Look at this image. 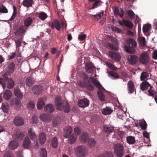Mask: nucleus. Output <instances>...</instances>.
I'll return each instance as SVG.
<instances>
[{
	"mask_svg": "<svg viewBox=\"0 0 157 157\" xmlns=\"http://www.w3.org/2000/svg\"><path fill=\"white\" fill-rule=\"evenodd\" d=\"M61 118L59 117H55L53 121V125L54 126H56L58 124H59L61 121Z\"/></svg>",
	"mask_w": 157,
	"mask_h": 157,
	"instance_id": "obj_53",
	"label": "nucleus"
},
{
	"mask_svg": "<svg viewBox=\"0 0 157 157\" xmlns=\"http://www.w3.org/2000/svg\"><path fill=\"white\" fill-rule=\"evenodd\" d=\"M119 23L121 25H124L125 27L129 28H132L133 26L132 23L126 20L123 19L122 20V21H119Z\"/></svg>",
	"mask_w": 157,
	"mask_h": 157,
	"instance_id": "obj_14",
	"label": "nucleus"
},
{
	"mask_svg": "<svg viewBox=\"0 0 157 157\" xmlns=\"http://www.w3.org/2000/svg\"><path fill=\"white\" fill-rule=\"evenodd\" d=\"M75 152L76 155L78 157H84L87 154L86 147L83 145L77 147L76 148Z\"/></svg>",
	"mask_w": 157,
	"mask_h": 157,
	"instance_id": "obj_5",
	"label": "nucleus"
},
{
	"mask_svg": "<svg viewBox=\"0 0 157 157\" xmlns=\"http://www.w3.org/2000/svg\"><path fill=\"white\" fill-rule=\"evenodd\" d=\"M128 61L129 63L132 65L136 64L139 60L138 57L135 55H131L128 57Z\"/></svg>",
	"mask_w": 157,
	"mask_h": 157,
	"instance_id": "obj_10",
	"label": "nucleus"
},
{
	"mask_svg": "<svg viewBox=\"0 0 157 157\" xmlns=\"http://www.w3.org/2000/svg\"><path fill=\"white\" fill-rule=\"evenodd\" d=\"M112 29L113 31H115L117 33H121L122 30L120 29L117 27H112Z\"/></svg>",
	"mask_w": 157,
	"mask_h": 157,
	"instance_id": "obj_61",
	"label": "nucleus"
},
{
	"mask_svg": "<svg viewBox=\"0 0 157 157\" xmlns=\"http://www.w3.org/2000/svg\"><path fill=\"white\" fill-rule=\"evenodd\" d=\"M33 3V0H24L22 2L24 6L27 8L32 6Z\"/></svg>",
	"mask_w": 157,
	"mask_h": 157,
	"instance_id": "obj_30",
	"label": "nucleus"
},
{
	"mask_svg": "<svg viewBox=\"0 0 157 157\" xmlns=\"http://www.w3.org/2000/svg\"><path fill=\"white\" fill-rule=\"evenodd\" d=\"M148 95L149 96H152L153 98L154 97V95L157 94V92L155 91L153 86H150V89L148 90Z\"/></svg>",
	"mask_w": 157,
	"mask_h": 157,
	"instance_id": "obj_34",
	"label": "nucleus"
},
{
	"mask_svg": "<svg viewBox=\"0 0 157 157\" xmlns=\"http://www.w3.org/2000/svg\"><path fill=\"white\" fill-rule=\"evenodd\" d=\"M1 108L3 112L7 113L9 110V106L7 103H3Z\"/></svg>",
	"mask_w": 157,
	"mask_h": 157,
	"instance_id": "obj_40",
	"label": "nucleus"
},
{
	"mask_svg": "<svg viewBox=\"0 0 157 157\" xmlns=\"http://www.w3.org/2000/svg\"><path fill=\"white\" fill-rule=\"evenodd\" d=\"M33 84V79L30 77L27 78L26 80V84L29 87L31 86Z\"/></svg>",
	"mask_w": 157,
	"mask_h": 157,
	"instance_id": "obj_48",
	"label": "nucleus"
},
{
	"mask_svg": "<svg viewBox=\"0 0 157 157\" xmlns=\"http://www.w3.org/2000/svg\"><path fill=\"white\" fill-rule=\"evenodd\" d=\"M87 142L88 143V146L90 148L94 147L96 143L95 140L93 138H89Z\"/></svg>",
	"mask_w": 157,
	"mask_h": 157,
	"instance_id": "obj_28",
	"label": "nucleus"
},
{
	"mask_svg": "<svg viewBox=\"0 0 157 157\" xmlns=\"http://www.w3.org/2000/svg\"><path fill=\"white\" fill-rule=\"evenodd\" d=\"M113 147L115 154L118 157H122L124 153V146L120 143L114 144Z\"/></svg>",
	"mask_w": 157,
	"mask_h": 157,
	"instance_id": "obj_4",
	"label": "nucleus"
},
{
	"mask_svg": "<svg viewBox=\"0 0 157 157\" xmlns=\"http://www.w3.org/2000/svg\"><path fill=\"white\" fill-rule=\"evenodd\" d=\"M128 16L132 19H134L135 18V14L132 10H128L127 11Z\"/></svg>",
	"mask_w": 157,
	"mask_h": 157,
	"instance_id": "obj_52",
	"label": "nucleus"
},
{
	"mask_svg": "<svg viewBox=\"0 0 157 157\" xmlns=\"http://www.w3.org/2000/svg\"><path fill=\"white\" fill-rule=\"evenodd\" d=\"M104 130L105 133L109 134L113 131L114 128L112 127L105 126L104 128Z\"/></svg>",
	"mask_w": 157,
	"mask_h": 157,
	"instance_id": "obj_36",
	"label": "nucleus"
},
{
	"mask_svg": "<svg viewBox=\"0 0 157 157\" xmlns=\"http://www.w3.org/2000/svg\"><path fill=\"white\" fill-rule=\"evenodd\" d=\"M44 105L45 103L43 99H39L37 104V109L39 110H40L43 108Z\"/></svg>",
	"mask_w": 157,
	"mask_h": 157,
	"instance_id": "obj_32",
	"label": "nucleus"
},
{
	"mask_svg": "<svg viewBox=\"0 0 157 157\" xmlns=\"http://www.w3.org/2000/svg\"><path fill=\"white\" fill-rule=\"evenodd\" d=\"M149 56L146 52L142 53L139 56L140 62L144 65L147 64L149 62Z\"/></svg>",
	"mask_w": 157,
	"mask_h": 157,
	"instance_id": "obj_7",
	"label": "nucleus"
},
{
	"mask_svg": "<svg viewBox=\"0 0 157 157\" xmlns=\"http://www.w3.org/2000/svg\"><path fill=\"white\" fill-rule=\"evenodd\" d=\"M89 105V101L86 98L79 100L78 102V105L81 108H85L88 106Z\"/></svg>",
	"mask_w": 157,
	"mask_h": 157,
	"instance_id": "obj_9",
	"label": "nucleus"
},
{
	"mask_svg": "<svg viewBox=\"0 0 157 157\" xmlns=\"http://www.w3.org/2000/svg\"><path fill=\"white\" fill-rule=\"evenodd\" d=\"M103 15V12H100L98 14L95 15L90 14V17H93L95 20H98Z\"/></svg>",
	"mask_w": 157,
	"mask_h": 157,
	"instance_id": "obj_49",
	"label": "nucleus"
},
{
	"mask_svg": "<svg viewBox=\"0 0 157 157\" xmlns=\"http://www.w3.org/2000/svg\"><path fill=\"white\" fill-rule=\"evenodd\" d=\"M18 143L17 141L13 140L9 143L8 146L10 149L13 150L18 147Z\"/></svg>",
	"mask_w": 157,
	"mask_h": 157,
	"instance_id": "obj_19",
	"label": "nucleus"
},
{
	"mask_svg": "<svg viewBox=\"0 0 157 157\" xmlns=\"http://www.w3.org/2000/svg\"><path fill=\"white\" fill-rule=\"evenodd\" d=\"M127 43L128 45H125L124 48L127 52L130 54L135 53V50L134 48L137 46L136 41L133 39L130 38L127 40Z\"/></svg>",
	"mask_w": 157,
	"mask_h": 157,
	"instance_id": "obj_3",
	"label": "nucleus"
},
{
	"mask_svg": "<svg viewBox=\"0 0 157 157\" xmlns=\"http://www.w3.org/2000/svg\"><path fill=\"white\" fill-rule=\"evenodd\" d=\"M127 142L129 144H133L136 142L135 138L132 136H129L127 137Z\"/></svg>",
	"mask_w": 157,
	"mask_h": 157,
	"instance_id": "obj_35",
	"label": "nucleus"
},
{
	"mask_svg": "<svg viewBox=\"0 0 157 157\" xmlns=\"http://www.w3.org/2000/svg\"><path fill=\"white\" fill-rule=\"evenodd\" d=\"M149 74L148 72L143 71L141 74L140 78L141 81H144L147 79L148 77Z\"/></svg>",
	"mask_w": 157,
	"mask_h": 157,
	"instance_id": "obj_38",
	"label": "nucleus"
},
{
	"mask_svg": "<svg viewBox=\"0 0 157 157\" xmlns=\"http://www.w3.org/2000/svg\"><path fill=\"white\" fill-rule=\"evenodd\" d=\"M76 140V138L74 134H72L70 136L69 139V142L70 144L74 143Z\"/></svg>",
	"mask_w": 157,
	"mask_h": 157,
	"instance_id": "obj_50",
	"label": "nucleus"
},
{
	"mask_svg": "<svg viewBox=\"0 0 157 157\" xmlns=\"http://www.w3.org/2000/svg\"><path fill=\"white\" fill-rule=\"evenodd\" d=\"M151 86L149 82L146 81L143 82L140 85V89L141 90L144 91L149 87Z\"/></svg>",
	"mask_w": 157,
	"mask_h": 157,
	"instance_id": "obj_22",
	"label": "nucleus"
},
{
	"mask_svg": "<svg viewBox=\"0 0 157 157\" xmlns=\"http://www.w3.org/2000/svg\"><path fill=\"white\" fill-rule=\"evenodd\" d=\"M110 49H111L117 51L118 50V48L116 45H115L113 44L109 43L107 44Z\"/></svg>",
	"mask_w": 157,
	"mask_h": 157,
	"instance_id": "obj_43",
	"label": "nucleus"
},
{
	"mask_svg": "<svg viewBox=\"0 0 157 157\" xmlns=\"http://www.w3.org/2000/svg\"><path fill=\"white\" fill-rule=\"evenodd\" d=\"M8 12V10L3 5L0 7V13H7Z\"/></svg>",
	"mask_w": 157,
	"mask_h": 157,
	"instance_id": "obj_59",
	"label": "nucleus"
},
{
	"mask_svg": "<svg viewBox=\"0 0 157 157\" xmlns=\"http://www.w3.org/2000/svg\"><path fill=\"white\" fill-rule=\"evenodd\" d=\"M40 118L42 121L48 122L51 121L52 119V116L50 114L43 113L40 115Z\"/></svg>",
	"mask_w": 157,
	"mask_h": 157,
	"instance_id": "obj_12",
	"label": "nucleus"
},
{
	"mask_svg": "<svg viewBox=\"0 0 157 157\" xmlns=\"http://www.w3.org/2000/svg\"><path fill=\"white\" fill-rule=\"evenodd\" d=\"M28 28L23 25H21L17 28L14 32V34L16 36H19L21 38L23 37L26 31Z\"/></svg>",
	"mask_w": 157,
	"mask_h": 157,
	"instance_id": "obj_6",
	"label": "nucleus"
},
{
	"mask_svg": "<svg viewBox=\"0 0 157 157\" xmlns=\"http://www.w3.org/2000/svg\"><path fill=\"white\" fill-rule=\"evenodd\" d=\"M42 90V86L41 85H36L33 87L32 91L35 94H38L41 92Z\"/></svg>",
	"mask_w": 157,
	"mask_h": 157,
	"instance_id": "obj_20",
	"label": "nucleus"
},
{
	"mask_svg": "<svg viewBox=\"0 0 157 157\" xmlns=\"http://www.w3.org/2000/svg\"><path fill=\"white\" fill-rule=\"evenodd\" d=\"M82 77L83 78V82L79 81L78 82V86L81 88L86 87L90 91H93L94 90V86L92 84V82L89 80V77L84 72L80 74Z\"/></svg>",
	"mask_w": 157,
	"mask_h": 157,
	"instance_id": "obj_1",
	"label": "nucleus"
},
{
	"mask_svg": "<svg viewBox=\"0 0 157 157\" xmlns=\"http://www.w3.org/2000/svg\"><path fill=\"white\" fill-rule=\"evenodd\" d=\"M109 56L113 60L119 61L121 59V56L117 52L112 51H109L108 52Z\"/></svg>",
	"mask_w": 157,
	"mask_h": 157,
	"instance_id": "obj_8",
	"label": "nucleus"
},
{
	"mask_svg": "<svg viewBox=\"0 0 157 157\" xmlns=\"http://www.w3.org/2000/svg\"><path fill=\"white\" fill-rule=\"evenodd\" d=\"M52 147L56 148L57 145V140L56 137H54L52 140Z\"/></svg>",
	"mask_w": 157,
	"mask_h": 157,
	"instance_id": "obj_56",
	"label": "nucleus"
},
{
	"mask_svg": "<svg viewBox=\"0 0 157 157\" xmlns=\"http://www.w3.org/2000/svg\"><path fill=\"white\" fill-rule=\"evenodd\" d=\"M89 138L88 134L86 132H84L82 134L80 137L81 141L83 143H87Z\"/></svg>",
	"mask_w": 157,
	"mask_h": 157,
	"instance_id": "obj_17",
	"label": "nucleus"
},
{
	"mask_svg": "<svg viewBox=\"0 0 157 157\" xmlns=\"http://www.w3.org/2000/svg\"><path fill=\"white\" fill-rule=\"evenodd\" d=\"M27 106L29 110H32L35 107L34 102L33 101H30L28 103Z\"/></svg>",
	"mask_w": 157,
	"mask_h": 157,
	"instance_id": "obj_47",
	"label": "nucleus"
},
{
	"mask_svg": "<svg viewBox=\"0 0 157 157\" xmlns=\"http://www.w3.org/2000/svg\"><path fill=\"white\" fill-rule=\"evenodd\" d=\"M3 157H14L13 152L10 151H7L6 152L3 156Z\"/></svg>",
	"mask_w": 157,
	"mask_h": 157,
	"instance_id": "obj_54",
	"label": "nucleus"
},
{
	"mask_svg": "<svg viewBox=\"0 0 157 157\" xmlns=\"http://www.w3.org/2000/svg\"><path fill=\"white\" fill-rule=\"evenodd\" d=\"M55 104L56 109L59 110H63L66 113L70 111V107L68 103L61 101L59 97H56L55 99Z\"/></svg>",
	"mask_w": 157,
	"mask_h": 157,
	"instance_id": "obj_2",
	"label": "nucleus"
},
{
	"mask_svg": "<svg viewBox=\"0 0 157 157\" xmlns=\"http://www.w3.org/2000/svg\"><path fill=\"white\" fill-rule=\"evenodd\" d=\"M92 84L94 86V85L98 89L100 90H104V88L102 86L99 82L97 80L94 79L92 81Z\"/></svg>",
	"mask_w": 157,
	"mask_h": 157,
	"instance_id": "obj_29",
	"label": "nucleus"
},
{
	"mask_svg": "<svg viewBox=\"0 0 157 157\" xmlns=\"http://www.w3.org/2000/svg\"><path fill=\"white\" fill-rule=\"evenodd\" d=\"M139 43L141 46H144L146 43L145 39L144 37L143 36L141 37L139 39Z\"/></svg>",
	"mask_w": 157,
	"mask_h": 157,
	"instance_id": "obj_58",
	"label": "nucleus"
},
{
	"mask_svg": "<svg viewBox=\"0 0 157 157\" xmlns=\"http://www.w3.org/2000/svg\"><path fill=\"white\" fill-rule=\"evenodd\" d=\"M49 26L52 29L55 28L58 31H59L61 29L60 22L56 19H55L53 22L50 23Z\"/></svg>",
	"mask_w": 157,
	"mask_h": 157,
	"instance_id": "obj_11",
	"label": "nucleus"
},
{
	"mask_svg": "<svg viewBox=\"0 0 157 157\" xmlns=\"http://www.w3.org/2000/svg\"><path fill=\"white\" fill-rule=\"evenodd\" d=\"M17 9L15 6H13V12L12 15L10 19V20L12 21L15 18L17 15Z\"/></svg>",
	"mask_w": 157,
	"mask_h": 157,
	"instance_id": "obj_55",
	"label": "nucleus"
},
{
	"mask_svg": "<svg viewBox=\"0 0 157 157\" xmlns=\"http://www.w3.org/2000/svg\"><path fill=\"white\" fill-rule=\"evenodd\" d=\"M85 67L86 70L89 73L93 72L95 68L90 62H87Z\"/></svg>",
	"mask_w": 157,
	"mask_h": 157,
	"instance_id": "obj_15",
	"label": "nucleus"
},
{
	"mask_svg": "<svg viewBox=\"0 0 157 157\" xmlns=\"http://www.w3.org/2000/svg\"><path fill=\"white\" fill-rule=\"evenodd\" d=\"M81 130L78 127H76L74 129L75 134L76 135H79L81 133Z\"/></svg>",
	"mask_w": 157,
	"mask_h": 157,
	"instance_id": "obj_64",
	"label": "nucleus"
},
{
	"mask_svg": "<svg viewBox=\"0 0 157 157\" xmlns=\"http://www.w3.org/2000/svg\"><path fill=\"white\" fill-rule=\"evenodd\" d=\"M28 134L29 137L32 140H33L36 137V135L32 131L31 128L28 130Z\"/></svg>",
	"mask_w": 157,
	"mask_h": 157,
	"instance_id": "obj_42",
	"label": "nucleus"
},
{
	"mask_svg": "<svg viewBox=\"0 0 157 157\" xmlns=\"http://www.w3.org/2000/svg\"><path fill=\"white\" fill-rule=\"evenodd\" d=\"M38 17L42 20H44L48 17L47 14L43 12H41L38 14Z\"/></svg>",
	"mask_w": 157,
	"mask_h": 157,
	"instance_id": "obj_41",
	"label": "nucleus"
},
{
	"mask_svg": "<svg viewBox=\"0 0 157 157\" xmlns=\"http://www.w3.org/2000/svg\"><path fill=\"white\" fill-rule=\"evenodd\" d=\"M24 136V134L22 132H17L16 138L17 140H21Z\"/></svg>",
	"mask_w": 157,
	"mask_h": 157,
	"instance_id": "obj_45",
	"label": "nucleus"
},
{
	"mask_svg": "<svg viewBox=\"0 0 157 157\" xmlns=\"http://www.w3.org/2000/svg\"><path fill=\"white\" fill-rule=\"evenodd\" d=\"M105 157H114L113 154L111 152H106L103 153Z\"/></svg>",
	"mask_w": 157,
	"mask_h": 157,
	"instance_id": "obj_62",
	"label": "nucleus"
},
{
	"mask_svg": "<svg viewBox=\"0 0 157 157\" xmlns=\"http://www.w3.org/2000/svg\"><path fill=\"white\" fill-rule=\"evenodd\" d=\"M151 28V25L149 24H146L143 26V31L144 33L147 32L149 31Z\"/></svg>",
	"mask_w": 157,
	"mask_h": 157,
	"instance_id": "obj_44",
	"label": "nucleus"
},
{
	"mask_svg": "<svg viewBox=\"0 0 157 157\" xmlns=\"http://www.w3.org/2000/svg\"><path fill=\"white\" fill-rule=\"evenodd\" d=\"M128 85L129 93L131 94L133 93L135 87L132 81L131 80L129 81L128 82Z\"/></svg>",
	"mask_w": 157,
	"mask_h": 157,
	"instance_id": "obj_26",
	"label": "nucleus"
},
{
	"mask_svg": "<svg viewBox=\"0 0 157 157\" xmlns=\"http://www.w3.org/2000/svg\"><path fill=\"white\" fill-rule=\"evenodd\" d=\"M13 123L16 126H20L24 124V121L21 117L17 116L15 117L13 121Z\"/></svg>",
	"mask_w": 157,
	"mask_h": 157,
	"instance_id": "obj_13",
	"label": "nucleus"
},
{
	"mask_svg": "<svg viewBox=\"0 0 157 157\" xmlns=\"http://www.w3.org/2000/svg\"><path fill=\"white\" fill-rule=\"evenodd\" d=\"M98 98L101 101H103L105 100V96L101 90H98Z\"/></svg>",
	"mask_w": 157,
	"mask_h": 157,
	"instance_id": "obj_46",
	"label": "nucleus"
},
{
	"mask_svg": "<svg viewBox=\"0 0 157 157\" xmlns=\"http://www.w3.org/2000/svg\"><path fill=\"white\" fill-rule=\"evenodd\" d=\"M14 91V95L17 98L22 99L23 97V94L18 87L15 88Z\"/></svg>",
	"mask_w": 157,
	"mask_h": 157,
	"instance_id": "obj_18",
	"label": "nucleus"
},
{
	"mask_svg": "<svg viewBox=\"0 0 157 157\" xmlns=\"http://www.w3.org/2000/svg\"><path fill=\"white\" fill-rule=\"evenodd\" d=\"M22 38H21L15 41L16 47L17 48H19L21 46V43Z\"/></svg>",
	"mask_w": 157,
	"mask_h": 157,
	"instance_id": "obj_60",
	"label": "nucleus"
},
{
	"mask_svg": "<svg viewBox=\"0 0 157 157\" xmlns=\"http://www.w3.org/2000/svg\"><path fill=\"white\" fill-rule=\"evenodd\" d=\"M12 95L11 92L9 90H6L4 92L3 97L4 98L8 100L11 97Z\"/></svg>",
	"mask_w": 157,
	"mask_h": 157,
	"instance_id": "obj_31",
	"label": "nucleus"
},
{
	"mask_svg": "<svg viewBox=\"0 0 157 157\" xmlns=\"http://www.w3.org/2000/svg\"><path fill=\"white\" fill-rule=\"evenodd\" d=\"M15 64L13 62H10L8 64L6 68V71L8 73L11 74L14 71Z\"/></svg>",
	"mask_w": 157,
	"mask_h": 157,
	"instance_id": "obj_16",
	"label": "nucleus"
},
{
	"mask_svg": "<svg viewBox=\"0 0 157 157\" xmlns=\"http://www.w3.org/2000/svg\"><path fill=\"white\" fill-rule=\"evenodd\" d=\"M33 22L32 18L30 17H27L24 21V23L25 26L27 28Z\"/></svg>",
	"mask_w": 157,
	"mask_h": 157,
	"instance_id": "obj_33",
	"label": "nucleus"
},
{
	"mask_svg": "<svg viewBox=\"0 0 157 157\" xmlns=\"http://www.w3.org/2000/svg\"><path fill=\"white\" fill-rule=\"evenodd\" d=\"M38 117L35 115H33L32 117V123L34 124H36L38 123Z\"/></svg>",
	"mask_w": 157,
	"mask_h": 157,
	"instance_id": "obj_63",
	"label": "nucleus"
},
{
	"mask_svg": "<svg viewBox=\"0 0 157 157\" xmlns=\"http://www.w3.org/2000/svg\"><path fill=\"white\" fill-rule=\"evenodd\" d=\"M113 112V110L110 108L108 107L103 108L101 111L102 113L104 115L110 114Z\"/></svg>",
	"mask_w": 157,
	"mask_h": 157,
	"instance_id": "obj_24",
	"label": "nucleus"
},
{
	"mask_svg": "<svg viewBox=\"0 0 157 157\" xmlns=\"http://www.w3.org/2000/svg\"><path fill=\"white\" fill-rule=\"evenodd\" d=\"M72 131V129L71 127L70 126H68L65 132L64 137L65 138H68L69 137Z\"/></svg>",
	"mask_w": 157,
	"mask_h": 157,
	"instance_id": "obj_27",
	"label": "nucleus"
},
{
	"mask_svg": "<svg viewBox=\"0 0 157 157\" xmlns=\"http://www.w3.org/2000/svg\"><path fill=\"white\" fill-rule=\"evenodd\" d=\"M31 143V142L29 138L28 137H26L24 140L23 146L25 148L28 149L30 147Z\"/></svg>",
	"mask_w": 157,
	"mask_h": 157,
	"instance_id": "obj_21",
	"label": "nucleus"
},
{
	"mask_svg": "<svg viewBox=\"0 0 157 157\" xmlns=\"http://www.w3.org/2000/svg\"><path fill=\"white\" fill-rule=\"evenodd\" d=\"M46 139V135L44 133L42 132L40 134L39 136V140L40 144H44L45 142Z\"/></svg>",
	"mask_w": 157,
	"mask_h": 157,
	"instance_id": "obj_25",
	"label": "nucleus"
},
{
	"mask_svg": "<svg viewBox=\"0 0 157 157\" xmlns=\"http://www.w3.org/2000/svg\"><path fill=\"white\" fill-rule=\"evenodd\" d=\"M44 109L45 112L51 113L54 111V108L52 105L48 104L44 107Z\"/></svg>",
	"mask_w": 157,
	"mask_h": 157,
	"instance_id": "obj_23",
	"label": "nucleus"
},
{
	"mask_svg": "<svg viewBox=\"0 0 157 157\" xmlns=\"http://www.w3.org/2000/svg\"><path fill=\"white\" fill-rule=\"evenodd\" d=\"M109 75L113 77L114 79H117L119 78V77L118 74L115 72L111 71H109L108 73Z\"/></svg>",
	"mask_w": 157,
	"mask_h": 157,
	"instance_id": "obj_51",
	"label": "nucleus"
},
{
	"mask_svg": "<svg viewBox=\"0 0 157 157\" xmlns=\"http://www.w3.org/2000/svg\"><path fill=\"white\" fill-rule=\"evenodd\" d=\"M40 155L41 157H47V152L46 149L44 148L41 149Z\"/></svg>",
	"mask_w": 157,
	"mask_h": 157,
	"instance_id": "obj_57",
	"label": "nucleus"
},
{
	"mask_svg": "<svg viewBox=\"0 0 157 157\" xmlns=\"http://www.w3.org/2000/svg\"><path fill=\"white\" fill-rule=\"evenodd\" d=\"M140 125L143 130H145L146 129L147 124L144 119L140 121Z\"/></svg>",
	"mask_w": 157,
	"mask_h": 157,
	"instance_id": "obj_39",
	"label": "nucleus"
},
{
	"mask_svg": "<svg viewBox=\"0 0 157 157\" xmlns=\"http://www.w3.org/2000/svg\"><path fill=\"white\" fill-rule=\"evenodd\" d=\"M7 83V87L9 89H11L14 86V82L13 80L10 78L8 80Z\"/></svg>",
	"mask_w": 157,
	"mask_h": 157,
	"instance_id": "obj_37",
	"label": "nucleus"
}]
</instances>
